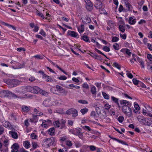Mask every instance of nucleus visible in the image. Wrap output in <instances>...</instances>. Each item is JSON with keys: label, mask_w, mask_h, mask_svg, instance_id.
<instances>
[{"label": "nucleus", "mask_w": 152, "mask_h": 152, "mask_svg": "<svg viewBox=\"0 0 152 152\" xmlns=\"http://www.w3.org/2000/svg\"><path fill=\"white\" fill-rule=\"evenodd\" d=\"M32 145L33 148L34 149H36L37 147H38V146L37 143L36 142H32Z\"/></svg>", "instance_id": "nucleus-54"}, {"label": "nucleus", "mask_w": 152, "mask_h": 152, "mask_svg": "<svg viewBox=\"0 0 152 152\" xmlns=\"http://www.w3.org/2000/svg\"><path fill=\"white\" fill-rule=\"evenodd\" d=\"M125 4L126 7L128 8V10H130V7L131 6V5L128 2H125Z\"/></svg>", "instance_id": "nucleus-52"}, {"label": "nucleus", "mask_w": 152, "mask_h": 152, "mask_svg": "<svg viewBox=\"0 0 152 152\" xmlns=\"http://www.w3.org/2000/svg\"><path fill=\"white\" fill-rule=\"evenodd\" d=\"M66 114L68 115H72L73 117H75L78 115V113L77 110L74 108H70L66 112Z\"/></svg>", "instance_id": "nucleus-4"}, {"label": "nucleus", "mask_w": 152, "mask_h": 152, "mask_svg": "<svg viewBox=\"0 0 152 152\" xmlns=\"http://www.w3.org/2000/svg\"><path fill=\"white\" fill-rule=\"evenodd\" d=\"M121 104V105L122 108L124 106H131V104L129 102L126 100H120Z\"/></svg>", "instance_id": "nucleus-7"}, {"label": "nucleus", "mask_w": 152, "mask_h": 152, "mask_svg": "<svg viewBox=\"0 0 152 152\" xmlns=\"http://www.w3.org/2000/svg\"><path fill=\"white\" fill-rule=\"evenodd\" d=\"M23 145L24 147L26 149L29 148L30 146V142L28 141H24Z\"/></svg>", "instance_id": "nucleus-25"}, {"label": "nucleus", "mask_w": 152, "mask_h": 152, "mask_svg": "<svg viewBox=\"0 0 152 152\" xmlns=\"http://www.w3.org/2000/svg\"><path fill=\"white\" fill-rule=\"evenodd\" d=\"M61 129H62L64 128H65V123H66V121L62 119L61 121Z\"/></svg>", "instance_id": "nucleus-30"}, {"label": "nucleus", "mask_w": 152, "mask_h": 152, "mask_svg": "<svg viewBox=\"0 0 152 152\" xmlns=\"http://www.w3.org/2000/svg\"><path fill=\"white\" fill-rule=\"evenodd\" d=\"M17 50L19 52H20L22 51H26V49L23 48H19L17 49Z\"/></svg>", "instance_id": "nucleus-61"}, {"label": "nucleus", "mask_w": 152, "mask_h": 152, "mask_svg": "<svg viewBox=\"0 0 152 152\" xmlns=\"http://www.w3.org/2000/svg\"><path fill=\"white\" fill-rule=\"evenodd\" d=\"M53 124L56 127H59L61 125V123L59 121H57L53 122Z\"/></svg>", "instance_id": "nucleus-36"}, {"label": "nucleus", "mask_w": 152, "mask_h": 152, "mask_svg": "<svg viewBox=\"0 0 152 152\" xmlns=\"http://www.w3.org/2000/svg\"><path fill=\"white\" fill-rule=\"evenodd\" d=\"M82 87L84 88L88 89L89 88V87L87 83H84L82 85Z\"/></svg>", "instance_id": "nucleus-63"}, {"label": "nucleus", "mask_w": 152, "mask_h": 152, "mask_svg": "<svg viewBox=\"0 0 152 152\" xmlns=\"http://www.w3.org/2000/svg\"><path fill=\"white\" fill-rule=\"evenodd\" d=\"M59 92L61 95L64 96H66L67 94V91L63 88Z\"/></svg>", "instance_id": "nucleus-32"}, {"label": "nucleus", "mask_w": 152, "mask_h": 152, "mask_svg": "<svg viewBox=\"0 0 152 152\" xmlns=\"http://www.w3.org/2000/svg\"><path fill=\"white\" fill-rule=\"evenodd\" d=\"M19 145L18 143H14L12 145L11 148L12 149L11 152H18Z\"/></svg>", "instance_id": "nucleus-9"}, {"label": "nucleus", "mask_w": 152, "mask_h": 152, "mask_svg": "<svg viewBox=\"0 0 152 152\" xmlns=\"http://www.w3.org/2000/svg\"><path fill=\"white\" fill-rule=\"evenodd\" d=\"M134 108L136 110H138L140 109V107L137 103L134 102Z\"/></svg>", "instance_id": "nucleus-55"}, {"label": "nucleus", "mask_w": 152, "mask_h": 152, "mask_svg": "<svg viewBox=\"0 0 152 152\" xmlns=\"http://www.w3.org/2000/svg\"><path fill=\"white\" fill-rule=\"evenodd\" d=\"M91 56L94 58H95V59H97L99 60H101L102 58L101 57H100V56H98V55H96L92 53H91Z\"/></svg>", "instance_id": "nucleus-33"}, {"label": "nucleus", "mask_w": 152, "mask_h": 152, "mask_svg": "<svg viewBox=\"0 0 152 152\" xmlns=\"http://www.w3.org/2000/svg\"><path fill=\"white\" fill-rule=\"evenodd\" d=\"M146 66H147V69H148L152 70V65H151V64H149L147 63Z\"/></svg>", "instance_id": "nucleus-64"}, {"label": "nucleus", "mask_w": 152, "mask_h": 152, "mask_svg": "<svg viewBox=\"0 0 152 152\" xmlns=\"http://www.w3.org/2000/svg\"><path fill=\"white\" fill-rule=\"evenodd\" d=\"M111 99L119 107H120V106L118 102V99L114 97L113 96H111Z\"/></svg>", "instance_id": "nucleus-23"}, {"label": "nucleus", "mask_w": 152, "mask_h": 152, "mask_svg": "<svg viewBox=\"0 0 152 152\" xmlns=\"http://www.w3.org/2000/svg\"><path fill=\"white\" fill-rule=\"evenodd\" d=\"M32 87L30 86H24L22 87V90L25 92H29L32 93Z\"/></svg>", "instance_id": "nucleus-12"}, {"label": "nucleus", "mask_w": 152, "mask_h": 152, "mask_svg": "<svg viewBox=\"0 0 152 152\" xmlns=\"http://www.w3.org/2000/svg\"><path fill=\"white\" fill-rule=\"evenodd\" d=\"M108 25L111 27H114L115 24L112 21L109 20L108 22Z\"/></svg>", "instance_id": "nucleus-47"}, {"label": "nucleus", "mask_w": 152, "mask_h": 152, "mask_svg": "<svg viewBox=\"0 0 152 152\" xmlns=\"http://www.w3.org/2000/svg\"><path fill=\"white\" fill-rule=\"evenodd\" d=\"M136 23V19H134L133 17H131L129 19V23L131 25H134Z\"/></svg>", "instance_id": "nucleus-21"}, {"label": "nucleus", "mask_w": 152, "mask_h": 152, "mask_svg": "<svg viewBox=\"0 0 152 152\" xmlns=\"http://www.w3.org/2000/svg\"><path fill=\"white\" fill-rule=\"evenodd\" d=\"M77 29L78 32L80 33L83 32L84 31V25L83 24L81 25L80 26L77 28Z\"/></svg>", "instance_id": "nucleus-24"}, {"label": "nucleus", "mask_w": 152, "mask_h": 152, "mask_svg": "<svg viewBox=\"0 0 152 152\" xmlns=\"http://www.w3.org/2000/svg\"><path fill=\"white\" fill-rule=\"evenodd\" d=\"M9 134L14 139H17L18 137L17 133L13 130L10 131Z\"/></svg>", "instance_id": "nucleus-13"}, {"label": "nucleus", "mask_w": 152, "mask_h": 152, "mask_svg": "<svg viewBox=\"0 0 152 152\" xmlns=\"http://www.w3.org/2000/svg\"><path fill=\"white\" fill-rule=\"evenodd\" d=\"M91 21L90 18L88 16L86 15L85 17V18L84 20H83V22L85 23H90Z\"/></svg>", "instance_id": "nucleus-26"}, {"label": "nucleus", "mask_w": 152, "mask_h": 152, "mask_svg": "<svg viewBox=\"0 0 152 152\" xmlns=\"http://www.w3.org/2000/svg\"><path fill=\"white\" fill-rule=\"evenodd\" d=\"M137 119L140 123L142 125H144L145 122L146 118L142 115H139Z\"/></svg>", "instance_id": "nucleus-8"}, {"label": "nucleus", "mask_w": 152, "mask_h": 152, "mask_svg": "<svg viewBox=\"0 0 152 152\" xmlns=\"http://www.w3.org/2000/svg\"><path fill=\"white\" fill-rule=\"evenodd\" d=\"M124 117L122 116H120L118 118V120L119 122L121 123L124 121Z\"/></svg>", "instance_id": "nucleus-48"}, {"label": "nucleus", "mask_w": 152, "mask_h": 152, "mask_svg": "<svg viewBox=\"0 0 152 152\" xmlns=\"http://www.w3.org/2000/svg\"><path fill=\"white\" fill-rule=\"evenodd\" d=\"M102 95L104 98L106 99H108L109 97L108 95L105 93L102 92Z\"/></svg>", "instance_id": "nucleus-60"}, {"label": "nucleus", "mask_w": 152, "mask_h": 152, "mask_svg": "<svg viewBox=\"0 0 152 152\" xmlns=\"http://www.w3.org/2000/svg\"><path fill=\"white\" fill-rule=\"evenodd\" d=\"M121 52H123L124 54H126L128 55L127 57H129L132 54V53L130 52V50L128 49L123 48L121 50Z\"/></svg>", "instance_id": "nucleus-10"}, {"label": "nucleus", "mask_w": 152, "mask_h": 152, "mask_svg": "<svg viewBox=\"0 0 152 152\" xmlns=\"http://www.w3.org/2000/svg\"><path fill=\"white\" fill-rule=\"evenodd\" d=\"M43 78L46 80V81L48 82H51L53 81L52 78L49 76L46 75H44Z\"/></svg>", "instance_id": "nucleus-19"}, {"label": "nucleus", "mask_w": 152, "mask_h": 152, "mask_svg": "<svg viewBox=\"0 0 152 152\" xmlns=\"http://www.w3.org/2000/svg\"><path fill=\"white\" fill-rule=\"evenodd\" d=\"M126 72H127L126 75L129 78H132L133 77V76L131 73H128L129 72L128 71H127Z\"/></svg>", "instance_id": "nucleus-62"}, {"label": "nucleus", "mask_w": 152, "mask_h": 152, "mask_svg": "<svg viewBox=\"0 0 152 152\" xmlns=\"http://www.w3.org/2000/svg\"><path fill=\"white\" fill-rule=\"evenodd\" d=\"M78 102L83 104H88V102L85 100H79L78 101Z\"/></svg>", "instance_id": "nucleus-49"}, {"label": "nucleus", "mask_w": 152, "mask_h": 152, "mask_svg": "<svg viewBox=\"0 0 152 152\" xmlns=\"http://www.w3.org/2000/svg\"><path fill=\"white\" fill-rule=\"evenodd\" d=\"M91 91L92 94H96V89L94 86H93L91 87Z\"/></svg>", "instance_id": "nucleus-31"}, {"label": "nucleus", "mask_w": 152, "mask_h": 152, "mask_svg": "<svg viewBox=\"0 0 152 152\" xmlns=\"http://www.w3.org/2000/svg\"><path fill=\"white\" fill-rule=\"evenodd\" d=\"M25 66L24 63H23L22 64L18 63V67L16 68L20 69L23 67Z\"/></svg>", "instance_id": "nucleus-57"}, {"label": "nucleus", "mask_w": 152, "mask_h": 152, "mask_svg": "<svg viewBox=\"0 0 152 152\" xmlns=\"http://www.w3.org/2000/svg\"><path fill=\"white\" fill-rule=\"evenodd\" d=\"M88 110V109L86 107H84L80 110V112L83 115L87 113Z\"/></svg>", "instance_id": "nucleus-34"}, {"label": "nucleus", "mask_w": 152, "mask_h": 152, "mask_svg": "<svg viewBox=\"0 0 152 152\" xmlns=\"http://www.w3.org/2000/svg\"><path fill=\"white\" fill-rule=\"evenodd\" d=\"M142 113L143 115L147 116H148L149 114L150 113L149 112H147V110H145L144 109H142Z\"/></svg>", "instance_id": "nucleus-39"}, {"label": "nucleus", "mask_w": 152, "mask_h": 152, "mask_svg": "<svg viewBox=\"0 0 152 152\" xmlns=\"http://www.w3.org/2000/svg\"><path fill=\"white\" fill-rule=\"evenodd\" d=\"M95 50L99 54H101L103 55L104 56L105 58H107L109 59V58L107 57V56L103 53H102L100 50H98V49L96 48H95Z\"/></svg>", "instance_id": "nucleus-44"}, {"label": "nucleus", "mask_w": 152, "mask_h": 152, "mask_svg": "<svg viewBox=\"0 0 152 152\" xmlns=\"http://www.w3.org/2000/svg\"><path fill=\"white\" fill-rule=\"evenodd\" d=\"M119 29L120 31L124 33L125 31V27L122 25H120L119 26Z\"/></svg>", "instance_id": "nucleus-38"}, {"label": "nucleus", "mask_w": 152, "mask_h": 152, "mask_svg": "<svg viewBox=\"0 0 152 152\" xmlns=\"http://www.w3.org/2000/svg\"><path fill=\"white\" fill-rule=\"evenodd\" d=\"M34 112L35 114H36L37 115L39 116L42 115L43 114L41 112L39 111L38 110L37 108H35L34 109Z\"/></svg>", "instance_id": "nucleus-29"}, {"label": "nucleus", "mask_w": 152, "mask_h": 152, "mask_svg": "<svg viewBox=\"0 0 152 152\" xmlns=\"http://www.w3.org/2000/svg\"><path fill=\"white\" fill-rule=\"evenodd\" d=\"M49 138H46L44 140H43L42 142L44 144H45L46 145H47V144H49Z\"/></svg>", "instance_id": "nucleus-46"}, {"label": "nucleus", "mask_w": 152, "mask_h": 152, "mask_svg": "<svg viewBox=\"0 0 152 152\" xmlns=\"http://www.w3.org/2000/svg\"><path fill=\"white\" fill-rule=\"evenodd\" d=\"M4 81L7 84L10 85L12 87H16L21 83V81L15 79L12 80L9 79H5L4 80Z\"/></svg>", "instance_id": "nucleus-2"}, {"label": "nucleus", "mask_w": 152, "mask_h": 152, "mask_svg": "<svg viewBox=\"0 0 152 152\" xmlns=\"http://www.w3.org/2000/svg\"><path fill=\"white\" fill-rule=\"evenodd\" d=\"M109 137L112 139L113 140H115L118 142L121 143L122 144L124 145H127V146L128 145V144L124 141L120 140L116 138H113L111 137L110 136H109Z\"/></svg>", "instance_id": "nucleus-16"}, {"label": "nucleus", "mask_w": 152, "mask_h": 152, "mask_svg": "<svg viewBox=\"0 0 152 152\" xmlns=\"http://www.w3.org/2000/svg\"><path fill=\"white\" fill-rule=\"evenodd\" d=\"M56 138L54 137H52L49 138V144H47V145L49 147L50 145H52L56 141Z\"/></svg>", "instance_id": "nucleus-18"}, {"label": "nucleus", "mask_w": 152, "mask_h": 152, "mask_svg": "<svg viewBox=\"0 0 152 152\" xmlns=\"http://www.w3.org/2000/svg\"><path fill=\"white\" fill-rule=\"evenodd\" d=\"M133 83L135 85H139L140 82L139 80H137L135 78H133L132 80Z\"/></svg>", "instance_id": "nucleus-41"}, {"label": "nucleus", "mask_w": 152, "mask_h": 152, "mask_svg": "<svg viewBox=\"0 0 152 152\" xmlns=\"http://www.w3.org/2000/svg\"><path fill=\"white\" fill-rule=\"evenodd\" d=\"M91 116L94 118H97V115L96 114V112L95 111H93L91 112Z\"/></svg>", "instance_id": "nucleus-56"}, {"label": "nucleus", "mask_w": 152, "mask_h": 152, "mask_svg": "<svg viewBox=\"0 0 152 152\" xmlns=\"http://www.w3.org/2000/svg\"><path fill=\"white\" fill-rule=\"evenodd\" d=\"M113 48L116 50H118L119 49V45L117 43H115L113 45Z\"/></svg>", "instance_id": "nucleus-45"}, {"label": "nucleus", "mask_w": 152, "mask_h": 152, "mask_svg": "<svg viewBox=\"0 0 152 152\" xmlns=\"http://www.w3.org/2000/svg\"><path fill=\"white\" fill-rule=\"evenodd\" d=\"M32 93L35 94H38L39 93L41 89L38 86H34L32 87Z\"/></svg>", "instance_id": "nucleus-14"}, {"label": "nucleus", "mask_w": 152, "mask_h": 152, "mask_svg": "<svg viewBox=\"0 0 152 152\" xmlns=\"http://www.w3.org/2000/svg\"><path fill=\"white\" fill-rule=\"evenodd\" d=\"M82 39L85 42H90L88 37L87 36H83L82 37Z\"/></svg>", "instance_id": "nucleus-35"}, {"label": "nucleus", "mask_w": 152, "mask_h": 152, "mask_svg": "<svg viewBox=\"0 0 152 152\" xmlns=\"http://www.w3.org/2000/svg\"><path fill=\"white\" fill-rule=\"evenodd\" d=\"M14 97L17 98V96L14 93L7 90H3L0 91V97Z\"/></svg>", "instance_id": "nucleus-1"}, {"label": "nucleus", "mask_w": 152, "mask_h": 152, "mask_svg": "<svg viewBox=\"0 0 152 152\" xmlns=\"http://www.w3.org/2000/svg\"><path fill=\"white\" fill-rule=\"evenodd\" d=\"M119 40V38L117 37H113L112 41L113 42H117Z\"/></svg>", "instance_id": "nucleus-43"}, {"label": "nucleus", "mask_w": 152, "mask_h": 152, "mask_svg": "<svg viewBox=\"0 0 152 152\" xmlns=\"http://www.w3.org/2000/svg\"><path fill=\"white\" fill-rule=\"evenodd\" d=\"M30 107L23 105L21 107L22 110L24 112H28L30 111Z\"/></svg>", "instance_id": "nucleus-17"}, {"label": "nucleus", "mask_w": 152, "mask_h": 152, "mask_svg": "<svg viewBox=\"0 0 152 152\" xmlns=\"http://www.w3.org/2000/svg\"><path fill=\"white\" fill-rule=\"evenodd\" d=\"M94 6L96 9H99L103 7L101 1L99 0H96L95 2Z\"/></svg>", "instance_id": "nucleus-11"}, {"label": "nucleus", "mask_w": 152, "mask_h": 152, "mask_svg": "<svg viewBox=\"0 0 152 152\" xmlns=\"http://www.w3.org/2000/svg\"><path fill=\"white\" fill-rule=\"evenodd\" d=\"M90 149L91 151H95L96 149V148L95 146L93 145H90L89 146Z\"/></svg>", "instance_id": "nucleus-59"}, {"label": "nucleus", "mask_w": 152, "mask_h": 152, "mask_svg": "<svg viewBox=\"0 0 152 152\" xmlns=\"http://www.w3.org/2000/svg\"><path fill=\"white\" fill-rule=\"evenodd\" d=\"M113 66L119 69H121V67L120 65L117 62H114L113 63Z\"/></svg>", "instance_id": "nucleus-40"}, {"label": "nucleus", "mask_w": 152, "mask_h": 152, "mask_svg": "<svg viewBox=\"0 0 152 152\" xmlns=\"http://www.w3.org/2000/svg\"><path fill=\"white\" fill-rule=\"evenodd\" d=\"M58 79L61 80H65L67 79V77L65 76L62 75L58 77Z\"/></svg>", "instance_id": "nucleus-50"}, {"label": "nucleus", "mask_w": 152, "mask_h": 152, "mask_svg": "<svg viewBox=\"0 0 152 152\" xmlns=\"http://www.w3.org/2000/svg\"><path fill=\"white\" fill-rule=\"evenodd\" d=\"M152 124V120L151 118H147L146 119L144 125L150 126Z\"/></svg>", "instance_id": "nucleus-20"}, {"label": "nucleus", "mask_w": 152, "mask_h": 152, "mask_svg": "<svg viewBox=\"0 0 152 152\" xmlns=\"http://www.w3.org/2000/svg\"><path fill=\"white\" fill-rule=\"evenodd\" d=\"M82 127L85 130L86 129L88 130L89 131H90L91 130V129L90 128V127L89 126H82Z\"/></svg>", "instance_id": "nucleus-58"}, {"label": "nucleus", "mask_w": 152, "mask_h": 152, "mask_svg": "<svg viewBox=\"0 0 152 152\" xmlns=\"http://www.w3.org/2000/svg\"><path fill=\"white\" fill-rule=\"evenodd\" d=\"M130 106L123 107L122 111L128 117H130L132 113V111L130 107Z\"/></svg>", "instance_id": "nucleus-3"}, {"label": "nucleus", "mask_w": 152, "mask_h": 152, "mask_svg": "<svg viewBox=\"0 0 152 152\" xmlns=\"http://www.w3.org/2000/svg\"><path fill=\"white\" fill-rule=\"evenodd\" d=\"M82 129L79 128H77L75 129L74 135L78 136L81 139L83 138V133L81 132Z\"/></svg>", "instance_id": "nucleus-5"}, {"label": "nucleus", "mask_w": 152, "mask_h": 152, "mask_svg": "<svg viewBox=\"0 0 152 152\" xmlns=\"http://www.w3.org/2000/svg\"><path fill=\"white\" fill-rule=\"evenodd\" d=\"M92 4L91 2H90V3H88L87 4H86V7L87 9L89 11L91 10L92 9Z\"/></svg>", "instance_id": "nucleus-27"}, {"label": "nucleus", "mask_w": 152, "mask_h": 152, "mask_svg": "<svg viewBox=\"0 0 152 152\" xmlns=\"http://www.w3.org/2000/svg\"><path fill=\"white\" fill-rule=\"evenodd\" d=\"M67 34L68 35L74 37H76L78 35V34L76 32L71 31H69L67 32Z\"/></svg>", "instance_id": "nucleus-15"}, {"label": "nucleus", "mask_w": 152, "mask_h": 152, "mask_svg": "<svg viewBox=\"0 0 152 152\" xmlns=\"http://www.w3.org/2000/svg\"><path fill=\"white\" fill-rule=\"evenodd\" d=\"M103 50L107 52H109L110 50V48L107 46H104L103 48Z\"/></svg>", "instance_id": "nucleus-51"}, {"label": "nucleus", "mask_w": 152, "mask_h": 152, "mask_svg": "<svg viewBox=\"0 0 152 152\" xmlns=\"http://www.w3.org/2000/svg\"><path fill=\"white\" fill-rule=\"evenodd\" d=\"M99 10V12L101 14H105L106 11L104 8L102 7L100 8L99 9H98Z\"/></svg>", "instance_id": "nucleus-42"}, {"label": "nucleus", "mask_w": 152, "mask_h": 152, "mask_svg": "<svg viewBox=\"0 0 152 152\" xmlns=\"http://www.w3.org/2000/svg\"><path fill=\"white\" fill-rule=\"evenodd\" d=\"M48 133L51 136L55 135V129L54 127L50 128L48 130Z\"/></svg>", "instance_id": "nucleus-22"}, {"label": "nucleus", "mask_w": 152, "mask_h": 152, "mask_svg": "<svg viewBox=\"0 0 152 152\" xmlns=\"http://www.w3.org/2000/svg\"><path fill=\"white\" fill-rule=\"evenodd\" d=\"M39 93L41 94L42 95L45 96H47L48 94V92L42 90L41 89V91H40Z\"/></svg>", "instance_id": "nucleus-37"}, {"label": "nucleus", "mask_w": 152, "mask_h": 152, "mask_svg": "<svg viewBox=\"0 0 152 152\" xmlns=\"http://www.w3.org/2000/svg\"><path fill=\"white\" fill-rule=\"evenodd\" d=\"M94 107H95L96 110L97 112H99V109L101 106L100 104H99V103L97 102L94 104Z\"/></svg>", "instance_id": "nucleus-28"}, {"label": "nucleus", "mask_w": 152, "mask_h": 152, "mask_svg": "<svg viewBox=\"0 0 152 152\" xmlns=\"http://www.w3.org/2000/svg\"><path fill=\"white\" fill-rule=\"evenodd\" d=\"M43 104L45 107H49L53 104L50 99H45L43 102Z\"/></svg>", "instance_id": "nucleus-6"}, {"label": "nucleus", "mask_w": 152, "mask_h": 152, "mask_svg": "<svg viewBox=\"0 0 152 152\" xmlns=\"http://www.w3.org/2000/svg\"><path fill=\"white\" fill-rule=\"evenodd\" d=\"M69 87H73L77 89H79L80 88V87L79 86H75L72 84H70L69 85Z\"/></svg>", "instance_id": "nucleus-53"}]
</instances>
